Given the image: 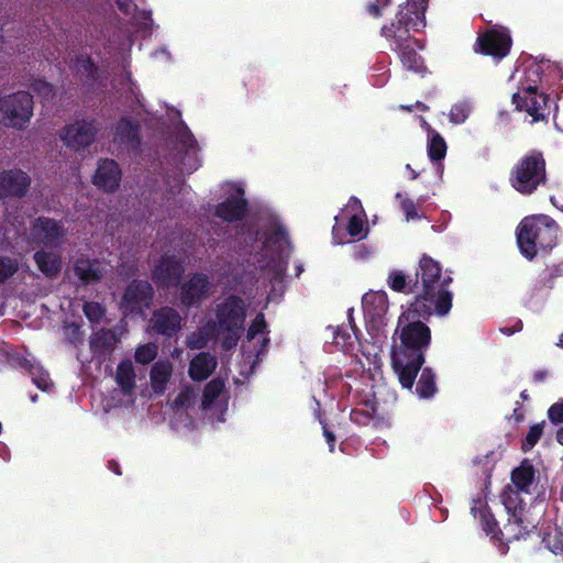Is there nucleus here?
Returning a JSON list of instances; mask_svg holds the SVG:
<instances>
[{
  "label": "nucleus",
  "mask_w": 563,
  "mask_h": 563,
  "mask_svg": "<svg viewBox=\"0 0 563 563\" xmlns=\"http://www.w3.org/2000/svg\"><path fill=\"white\" fill-rule=\"evenodd\" d=\"M421 375L417 382L416 394L420 399H430L437 391V376L431 367H421Z\"/></svg>",
  "instance_id": "4c0bfd02"
},
{
  "label": "nucleus",
  "mask_w": 563,
  "mask_h": 563,
  "mask_svg": "<svg viewBox=\"0 0 563 563\" xmlns=\"http://www.w3.org/2000/svg\"><path fill=\"white\" fill-rule=\"evenodd\" d=\"M545 181V159L542 152L537 150H531L520 157L509 174L510 186L526 196L533 194Z\"/></svg>",
  "instance_id": "1a4fd4ad"
},
{
  "label": "nucleus",
  "mask_w": 563,
  "mask_h": 563,
  "mask_svg": "<svg viewBox=\"0 0 563 563\" xmlns=\"http://www.w3.org/2000/svg\"><path fill=\"white\" fill-rule=\"evenodd\" d=\"M212 288L210 276L203 273H190L179 287L180 306L186 309L199 308L211 295Z\"/></svg>",
  "instance_id": "2eb2a0df"
},
{
  "label": "nucleus",
  "mask_w": 563,
  "mask_h": 563,
  "mask_svg": "<svg viewBox=\"0 0 563 563\" xmlns=\"http://www.w3.org/2000/svg\"><path fill=\"white\" fill-rule=\"evenodd\" d=\"M66 229L62 221L46 217H38L31 227V238L37 244L47 247H58L66 236Z\"/></svg>",
  "instance_id": "6ab92c4d"
},
{
  "label": "nucleus",
  "mask_w": 563,
  "mask_h": 563,
  "mask_svg": "<svg viewBox=\"0 0 563 563\" xmlns=\"http://www.w3.org/2000/svg\"><path fill=\"white\" fill-rule=\"evenodd\" d=\"M10 457V449L7 444L0 442V459H2L4 462H9Z\"/></svg>",
  "instance_id": "774afa93"
},
{
  "label": "nucleus",
  "mask_w": 563,
  "mask_h": 563,
  "mask_svg": "<svg viewBox=\"0 0 563 563\" xmlns=\"http://www.w3.org/2000/svg\"><path fill=\"white\" fill-rule=\"evenodd\" d=\"M19 268L18 262L8 256H0V282H5L13 276Z\"/></svg>",
  "instance_id": "864d4df0"
},
{
  "label": "nucleus",
  "mask_w": 563,
  "mask_h": 563,
  "mask_svg": "<svg viewBox=\"0 0 563 563\" xmlns=\"http://www.w3.org/2000/svg\"><path fill=\"white\" fill-rule=\"evenodd\" d=\"M319 422L322 427L323 437L325 438V441L328 443L329 451L331 453H333L334 446H335V441H336L335 434L328 428L327 423L320 417H319Z\"/></svg>",
  "instance_id": "e2e57ef3"
},
{
  "label": "nucleus",
  "mask_w": 563,
  "mask_h": 563,
  "mask_svg": "<svg viewBox=\"0 0 563 563\" xmlns=\"http://www.w3.org/2000/svg\"><path fill=\"white\" fill-rule=\"evenodd\" d=\"M135 26L137 30L144 35H150L153 31V29L156 26L154 24V21L152 19V11L145 10V9H137V7H134V12L132 16Z\"/></svg>",
  "instance_id": "49530a36"
},
{
  "label": "nucleus",
  "mask_w": 563,
  "mask_h": 563,
  "mask_svg": "<svg viewBox=\"0 0 563 563\" xmlns=\"http://www.w3.org/2000/svg\"><path fill=\"white\" fill-rule=\"evenodd\" d=\"M112 142L124 150H137L141 145L140 122L130 117H121L112 126Z\"/></svg>",
  "instance_id": "b1692460"
},
{
  "label": "nucleus",
  "mask_w": 563,
  "mask_h": 563,
  "mask_svg": "<svg viewBox=\"0 0 563 563\" xmlns=\"http://www.w3.org/2000/svg\"><path fill=\"white\" fill-rule=\"evenodd\" d=\"M428 0H408L399 5L396 21L382 27V35L391 43L393 49L399 55L402 66L410 71H426L423 60L416 47L422 48L418 40L410 37L409 32H419L426 26L424 13Z\"/></svg>",
  "instance_id": "7ed1b4c3"
},
{
  "label": "nucleus",
  "mask_w": 563,
  "mask_h": 563,
  "mask_svg": "<svg viewBox=\"0 0 563 563\" xmlns=\"http://www.w3.org/2000/svg\"><path fill=\"white\" fill-rule=\"evenodd\" d=\"M352 409L350 419L357 426H367L374 419L376 411L375 395L372 389L364 394L355 393L352 395Z\"/></svg>",
  "instance_id": "bb28decb"
},
{
  "label": "nucleus",
  "mask_w": 563,
  "mask_h": 563,
  "mask_svg": "<svg viewBox=\"0 0 563 563\" xmlns=\"http://www.w3.org/2000/svg\"><path fill=\"white\" fill-rule=\"evenodd\" d=\"M268 344L269 338L267 335L263 336L258 342L254 343V364L262 361V357L267 353Z\"/></svg>",
  "instance_id": "052dcab7"
},
{
  "label": "nucleus",
  "mask_w": 563,
  "mask_h": 563,
  "mask_svg": "<svg viewBox=\"0 0 563 563\" xmlns=\"http://www.w3.org/2000/svg\"><path fill=\"white\" fill-rule=\"evenodd\" d=\"M172 374L173 364L168 360H158L152 365L150 380L156 395H163L166 391Z\"/></svg>",
  "instance_id": "473e14b6"
},
{
  "label": "nucleus",
  "mask_w": 563,
  "mask_h": 563,
  "mask_svg": "<svg viewBox=\"0 0 563 563\" xmlns=\"http://www.w3.org/2000/svg\"><path fill=\"white\" fill-rule=\"evenodd\" d=\"M82 310L86 318L91 323H100L106 313L104 307L101 303L95 301L85 302Z\"/></svg>",
  "instance_id": "603ef678"
},
{
  "label": "nucleus",
  "mask_w": 563,
  "mask_h": 563,
  "mask_svg": "<svg viewBox=\"0 0 563 563\" xmlns=\"http://www.w3.org/2000/svg\"><path fill=\"white\" fill-rule=\"evenodd\" d=\"M150 323L156 334L172 339L180 331L183 317L173 307H162L153 312Z\"/></svg>",
  "instance_id": "5701e85b"
},
{
  "label": "nucleus",
  "mask_w": 563,
  "mask_h": 563,
  "mask_svg": "<svg viewBox=\"0 0 563 563\" xmlns=\"http://www.w3.org/2000/svg\"><path fill=\"white\" fill-rule=\"evenodd\" d=\"M511 43L509 30L503 26H496L481 34L474 48L477 53L489 55L499 60L508 55Z\"/></svg>",
  "instance_id": "dca6fc26"
},
{
  "label": "nucleus",
  "mask_w": 563,
  "mask_h": 563,
  "mask_svg": "<svg viewBox=\"0 0 563 563\" xmlns=\"http://www.w3.org/2000/svg\"><path fill=\"white\" fill-rule=\"evenodd\" d=\"M185 272L184 260L175 254L164 253L154 266L152 278L161 288H169L179 283Z\"/></svg>",
  "instance_id": "aec40b11"
},
{
  "label": "nucleus",
  "mask_w": 563,
  "mask_h": 563,
  "mask_svg": "<svg viewBox=\"0 0 563 563\" xmlns=\"http://www.w3.org/2000/svg\"><path fill=\"white\" fill-rule=\"evenodd\" d=\"M387 285L396 292L412 294L413 277H410L400 269H391L387 277Z\"/></svg>",
  "instance_id": "79ce46f5"
},
{
  "label": "nucleus",
  "mask_w": 563,
  "mask_h": 563,
  "mask_svg": "<svg viewBox=\"0 0 563 563\" xmlns=\"http://www.w3.org/2000/svg\"><path fill=\"white\" fill-rule=\"evenodd\" d=\"M154 295L152 285L146 280H133L125 289L121 309L124 313L141 311L148 307Z\"/></svg>",
  "instance_id": "4be33fe9"
},
{
  "label": "nucleus",
  "mask_w": 563,
  "mask_h": 563,
  "mask_svg": "<svg viewBox=\"0 0 563 563\" xmlns=\"http://www.w3.org/2000/svg\"><path fill=\"white\" fill-rule=\"evenodd\" d=\"M353 309L347 310V324L336 327L333 330V342L343 351H349L353 347L354 342L358 341V330L355 327L353 319Z\"/></svg>",
  "instance_id": "72a5a7b5"
},
{
  "label": "nucleus",
  "mask_w": 563,
  "mask_h": 563,
  "mask_svg": "<svg viewBox=\"0 0 563 563\" xmlns=\"http://www.w3.org/2000/svg\"><path fill=\"white\" fill-rule=\"evenodd\" d=\"M471 512L473 514L474 518H477L479 520V523L482 526L483 531L486 533V536H489L494 540H500L499 536H507V540H517L516 538H511L506 529L500 530L498 527V522L494 518L490 510L487 508L484 500L474 499L473 506L471 507Z\"/></svg>",
  "instance_id": "c85d7f7f"
},
{
  "label": "nucleus",
  "mask_w": 563,
  "mask_h": 563,
  "mask_svg": "<svg viewBox=\"0 0 563 563\" xmlns=\"http://www.w3.org/2000/svg\"><path fill=\"white\" fill-rule=\"evenodd\" d=\"M198 393L194 387L185 386L172 402L175 411L180 412L191 408L197 400Z\"/></svg>",
  "instance_id": "c03bdc74"
},
{
  "label": "nucleus",
  "mask_w": 563,
  "mask_h": 563,
  "mask_svg": "<svg viewBox=\"0 0 563 563\" xmlns=\"http://www.w3.org/2000/svg\"><path fill=\"white\" fill-rule=\"evenodd\" d=\"M8 362L11 366L24 369L31 376L32 383L42 391L51 393L54 389V384L47 371L37 362L27 351L23 353L15 352L8 355Z\"/></svg>",
  "instance_id": "a211bd4d"
},
{
  "label": "nucleus",
  "mask_w": 563,
  "mask_h": 563,
  "mask_svg": "<svg viewBox=\"0 0 563 563\" xmlns=\"http://www.w3.org/2000/svg\"><path fill=\"white\" fill-rule=\"evenodd\" d=\"M189 187L180 180H176L174 186H170L166 197V209L169 217H176V209L183 208L185 203V194Z\"/></svg>",
  "instance_id": "58836bf2"
},
{
  "label": "nucleus",
  "mask_w": 563,
  "mask_h": 563,
  "mask_svg": "<svg viewBox=\"0 0 563 563\" xmlns=\"http://www.w3.org/2000/svg\"><path fill=\"white\" fill-rule=\"evenodd\" d=\"M534 468L525 460L520 466L511 473V481L515 489L507 488L503 493V504L508 515L505 529L511 538L521 539L528 536L538 523L531 509L527 508L528 500H531V487L534 482Z\"/></svg>",
  "instance_id": "423d86ee"
},
{
  "label": "nucleus",
  "mask_w": 563,
  "mask_h": 563,
  "mask_svg": "<svg viewBox=\"0 0 563 563\" xmlns=\"http://www.w3.org/2000/svg\"><path fill=\"white\" fill-rule=\"evenodd\" d=\"M114 380L118 388L134 395L136 375L130 358H124L118 364Z\"/></svg>",
  "instance_id": "c9c22d12"
},
{
  "label": "nucleus",
  "mask_w": 563,
  "mask_h": 563,
  "mask_svg": "<svg viewBox=\"0 0 563 563\" xmlns=\"http://www.w3.org/2000/svg\"><path fill=\"white\" fill-rule=\"evenodd\" d=\"M558 223L547 214L523 218L516 231L520 253L529 261L548 253L558 244Z\"/></svg>",
  "instance_id": "0eeeda50"
},
{
  "label": "nucleus",
  "mask_w": 563,
  "mask_h": 563,
  "mask_svg": "<svg viewBox=\"0 0 563 563\" xmlns=\"http://www.w3.org/2000/svg\"><path fill=\"white\" fill-rule=\"evenodd\" d=\"M374 249L366 244H358L353 247V258L357 262H364L371 258Z\"/></svg>",
  "instance_id": "bf43d9fd"
},
{
  "label": "nucleus",
  "mask_w": 563,
  "mask_h": 563,
  "mask_svg": "<svg viewBox=\"0 0 563 563\" xmlns=\"http://www.w3.org/2000/svg\"><path fill=\"white\" fill-rule=\"evenodd\" d=\"M219 333L208 321L197 331L191 332L186 340V344L190 350H200L207 346L210 340L219 338Z\"/></svg>",
  "instance_id": "ea45409f"
},
{
  "label": "nucleus",
  "mask_w": 563,
  "mask_h": 563,
  "mask_svg": "<svg viewBox=\"0 0 563 563\" xmlns=\"http://www.w3.org/2000/svg\"><path fill=\"white\" fill-rule=\"evenodd\" d=\"M452 283L450 275H442L439 262L428 255H423L413 276L415 295L409 305L420 309L423 313L434 312L438 317H445L452 309L453 294L448 289Z\"/></svg>",
  "instance_id": "39448f33"
},
{
  "label": "nucleus",
  "mask_w": 563,
  "mask_h": 563,
  "mask_svg": "<svg viewBox=\"0 0 563 563\" xmlns=\"http://www.w3.org/2000/svg\"><path fill=\"white\" fill-rule=\"evenodd\" d=\"M548 418L554 426L563 424V399L550 406L548 409Z\"/></svg>",
  "instance_id": "4d7b16f0"
},
{
  "label": "nucleus",
  "mask_w": 563,
  "mask_h": 563,
  "mask_svg": "<svg viewBox=\"0 0 563 563\" xmlns=\"http://www.w3.org/2000/svg\"><path fill=\"white\" fill-rule=\"evenodd\" d=\"M173 142L174 162L179 173L190 175L196 172L201 165L198 142L181 120L174 129Z\"/></svg>",
  "instance_id": "9d476101"
},
{
  "label": "nucleus",
  "mask_w": 563,
  "mask_h": 563,
  "mask_svg": "<svg viewBox=\"0 0 563 563\" xmlns=\"http://www.w3.org/2000/svg\"><path fill=\"white\" fill-rule=\"evenodd\" d=\"M30 186V176L21 169L4 170L0 174V198H21L26 195Z\"/></svg>",
  "instance_id": "a878e982"
},
{
  "label": "nucleus",
  "mask_w": 563,
  "mask_h": 563,
  "mask_svg": "<svg viewBox=\"0 0 563 563\" xmlns=\"http://www.w3.org/2000/svg\"><path fill=\"white\" fill-rule=\"evenodd\" d=\"M34 261L37 268L47 277L56 276L62 269L60 256L54 252L37 251Z\"/></svg>",
  "instance_id": "e433bc0d"
},
{
  "label": "nucleus",
  "mask_w": 563,
  "mask_h": 563,
  "mask_svg": "<svg viewBox=\"0 0 563 563\" xmlns=\"http://www.w3.org/2000/svg\"><path fill=\"white\" fill-rule=\"evenodd\" d=\"M401 210L404 211L407 221L420 218L417 212L416 203L411 199L405 198L401 200Z\"/></svg>",
  "instance_id": "680f3d73"
},
{
  "label": "nucleus",
  "mask_w": 563,
  "mask_h": 563,
  "mask_svg": "<svg viewBox=\"0 0 563 563\" xmlns=\"http://www.w3.org/2000/svg\"><path fill=\"white\" fill-rule=\"evenodd\" d=\"M33 90L45 101L52 100L55 95L53 85L42 79H37L33 82Z\"/></svg>",
  "instance_id": "6e6d98bb"
},
{
  "label": "nucleus",
  "mask_w": 563,
  "mask_h": 563,
  "mask_svg": "<svg viewBox=\"0 0 563 563\" xmlns=\"http://www.w3.org/2000/svg\"><path fill=\"white\" fill-rule=\"evenodd\" d=\"M544 519L539 528V536L544 547L554 554L563 552V487L560 503L552 504L544 510Z\"/></svg>",
  "instance_id": "9b49d317"
},
{
  "label": "nucleus",
  "mask_w": 563,
  "mask_h": 563,
  "mask_svg": "<svg viewBox=\"0 0 563 563\" xmlns=\"http://www.w3.org/2000/svg\"><path fill=\"white\" fill-rule=\"evenodd\" d=\"M225 199L214 208V216L225 222L241 220L247 211L244 184L242 181H227L222 185Z\"/></svg>",
  "instance_id": "f8f14e48"
},
{
  "label": "nucleus",
  "mask_w": 563,
  "mask_h": 563,
  "mask_svg": "<svg viewBox=\"0 0 563 563\" xmlns=\"http://www.w3.org/2000/svg\"><path fill=\"white\" fill-rule=\"evenodd\" d=\"M134 402V395L121 388H113L102 398L101 420L108 428H112L111 419L119 417L123 408H129Z\"/></svg>",
  "instance_id": "393cba45"
},
{
  "label": "nucleus",
  "mask_w": 563,
  "mask_h": 563,
  "mask_svg": "<svg viewBox=\"0 0 563 563\" xmlns=\"http://www.w3.org/2000/svg\"><path fill=\"white\" fill-rule=\"evenodd\" d=\"M267 323L265 321L264 313L260 312L256 314L252 323L250 324L246 332V341L252 343L258 334L266 333Z\"/></svg>",
  "instance_id": "3c124183"
},
{
  "label": "nucleus",
  "mask_w": 563,
  "mask_h": 563,
  "mask_svg": "<svg viewBox=\"0 0 563 563\" xmlns=\"http://www.w3.org/2000/svg\"><path fill=\"white\" fill-rule=\"evenodd\" d=\"M0 113L5 125L21 129L33 114V97L26 91H18L0 98Z\"/></svg>",
  "instance_id": "ddd939ff"
},
{
  "label": "nucleus",
  "mask_w": 563,
  "mask_h": 563,
  "mask_svg": "<svg viewBox=\"0 0 563 563\" xmlns=\"http://www.w3.org/2000/svg\"><path fill=\"white\" fill-rule=\"evenodd\" d=\"M247 306L238 295L224 297L214 307V318L209 322L219 335H223L222 347L231 350L238 344L244 331Z\"/></svg>",
  "instance_id": "6e6552de"
},
{
  "label": "nucleus",
  "mask_w": 563,
  "mask_h": 563,
  "mask_svg": "<svg viewBox=\"0 0 563 563\" xmlns=\"http://www.w3.org/2000/svg\"><path fill=\"white\" fill-rule=\"evenodd\" d=\"M364 319L369 332H378L386 324L389 303L384 290L366 292L362 298Z\"/></svg>",
  "instance_id": "f3484780"
},
{
  "label": "nucleus",
  "mask_w": 563,
  "mask_h": 563,
  "mask_svg": "<svg viewBox=\"0 0 563 563\" xmlns=\"http://www.w3.org/2000/svg\"><path fill=\"white\" fill-rule=\"evenodd\" d=\"M158 353V347L155 343H146L140 345L134 353L135 362L142 365L152 363Z\"/></svg>",
  "instance_id": "de8ad7c7"
},
{
  "label": "nucleus",
  "mask_w": 563,
  "mask_h": 563,
  "mask_svg": "<svg viewBox=\"0 0 563 563\" xmlns=\"http://www.w3.org/2000/svg\"><path fill=\"white\" fill-rule=\"evenodd\" d=\"M552 289L553 287H549L548 277L545 275L540 276L530 289L526 305L534 311L541 310Z\"/></svg>",
  "instance_id": "f704fd0d"
},
{
  "label": "nucleus",
  "mask_w": 563,
  "mask_h": 563,
  "mask_svg": "<svg viewBox=\"0 0 563 563\" xmlns=\"http://www.w3.org/2000/svg\"><path fill=\"white\" fill-rule=\"evenodd\" d=\"M549 287H554L555 279L563 276V262L553 266L548 275Z\"/></svg>",
  "instance_id": "69168bd1"
},
{
  "label": "nucleus",
  "mask_w": 563,
  "mask_h": 563,
  "mask_svg": "<svg viewBox=\"0 0 563 563\" xmlns=\"http://www.w3.org/2000/svg\"><path fill=\"white\" fill-rule=\"evenodd\" d=\"M473 111V102L468 99L460 100L452 104L449 111V121L455 125L463 124Z\"/></svg>",
  "instance_id": "37998d69"
},
{
  "label": "nucleus",
  "mask_w": 563,
  "mask_h": 563,
  "mask_svg": "<svg viewBox=\"0 0 563 563\" xmlns=\"http://www.w3.org/2000/svg\"><path fill=\"white\" fill-rule=\"evenodd\" d=\"M446 142L443 136L437 132L435 130H430V135L428 136V157L432 163H437L441 165V162L444 159L446 155Z\"/></svg>",
  "instance_id": "a19ab883"
},
{
  "label": "nucleus",
  "mask_w": 563,
  "mask_h": 563,
  "mask_svg": "<svg viewBox=\"0 0 563 563\" xmlns=\"http://www.w3.org/2000/svg\"><path fill=\"white\" fill-rule=\"evenodd\" d=\"M361 214H366L363 209L362 202L358 198L353 196L349 199L346 206L344 207V209L342 210V212L340 214V218L345 219L346 217H350V216H361Z\"/></svg>",
  "instance_id": "5fc2aeb1"
},
{
  "label": "nucleus",
  "mask_w": 563,
  "mask_h": 563,
  "mask_svg": "<svg viewBox=\"0 0 563 563\" xmlns=\"http://www.w3.org/2000/svg\"><path fill=\"white\" fill-rule=\"evenodd\" d=\"M345 219H347L346 231L350 236L357 240H363L367 236L368 228L366 227V214L350 216Z\"/></svg>",
  "instance_id": "a18cd8bd"
},
{
  "label": "nucleus",
  "mask_w": 563,
  "mask_h": 563,
  "mask_svg": "<svg viewBox=\"0 0 563 563\" xmlns=\"http://www.w3.org/2000/svg\"><path fill=\"white\" fill-rule=\"evenodd\" d=\"M529 64L522 70L516 68L511 74L509 81L518 80V90L512 93V103L519 111H526L532 122L544 120L552 111L558 109L554 101L545 93L538 92V84L542 76L553 74L558 79L562 78L561 69L558 65L541 58L529 57Z\"/></svg>",
  "instance_id": "20e7f679"
},
{
  "label": "nucleus",
  "mask_w": 563,
  "mask_h": 563,
  "mask_svg": "<svg viewBox=\"0 0 563 563\" xmlns=\"http://www.w3.org/2000/svg\"><path fill=\"white\" fill-rule=\"evenodd\" d=\"M75 67L81 76L86 77L87 80H96L98 69L89 56H79L76 59Z\"/></svg>",
  "instance_id": "09e8293b"
},
{
  "label": "nucleus",
  "mask_w": 563,
  "mask_h": 563,
  "mask_svg": "<svg viewBox=\"0 0 563 563\" xmlns=\"http://www.w3.org/2000/svg\"><path fill=\"white\" fill-rule=\"evenodd\" d=\"M544 426L545 421H542L530 427L521 446L525 452L530 451L538 443L543 434Z\"/></svg>",
  "instance_id": "8fccbe9b"
},
{
  "label": "nucleus",
  "mask_w": 563,
  "mask_h": 563,
  "mask_svg": "<svg viewBox=\"0 0 563 563\" xmlns=\"http://www.w3.org/2000/svg\"><path fill=\"white\" fill-rule=\"evenodd\" d=\"M115 3L120 11L124 14H129L132 9L134 10L135 7L132 4L131 0H115Z\"/></svg>",
  "instance_id": "338daca9"
},
{
  "label": "nucleus",
  "mask_w": 563,
  "mask_h": 563,
  "mask_svg": "<svg viewBox=\"0 0 563 563\" xmlns=\"http://www.w3.org/2000/svg\"><path fill=\"white\" fill-rule=\"evenodd\" d=\"M121 175L118 163L114 159L104 158L98 163L93 184L104 191L112 192L119 188Z\"/></svg>",
  "instance_id": "cd10ccee"
},
{
  "label": "nucleus",
  "mask_w": 563,
  "mask_h": 563,
  "mask_svg": "<svg viewBox=\"0 0 563 563\" xmlns=\"http://www.w3.org/2000/svg\"><path fill=\"white\" fill-rule=\"evenodd\" d=\"M75 275L84 283H95L107 273V264L97 258L80 256L74 266Z\"/></svg>",
  "instance_id": "c756f323"
},
{
  "label": "nucleus",
  "mask_w": 563,
  "mask_h": 563,
  "mask_svg": "<svg viewBox=\"0 0 563 563\" xmlns=\"http://www.w3.org/2000/svg\"><path fill=\"white\" fill-rule=\"evenodd\" d=\"M118 341L119 339L112 330H98L93 332L89 338L90 351L93 356L98 357L99 360H104L113 352Z\"/></svg>",
  "instance_id": "7c9ffc66"
},
{
  "label": "nucleus",
  "mask_w": 563,
  "mask_h": 563,
  "mask_svg": "<svg viewBox=\"0 0 563 563\" xmlns=\"http://www.w3.org/2000/svg\"><path fill=\"white\" fill-rule=\"evenodd\" d=\"M434 312L423 313L408 306L399 316L393 334L390 361L402 388L411 390L417 375L426 362L424 354L431 343V330L426 323Z\"/></svg>",
  "instance_id": "f03ea898"
},
{
  "label": "nucleus",
  "mask_w": 563,
  "mask_h": 563,
  "mask_svg": "<svg viewBox=\"0 0 563 563\" xmlns=\"http://www.w3.org/2000/svg\"><path fill=\"white\" fill-rule=\"evenodd\" d=\"M100 124L97 120H76L65 125L59 132L64 145L75 152L86 150L96 140Z\"/></svg>",
  "instance_id": "4468645a"
},
{
  "label": "nucleus",
  "mask_w": 563,
  "mask_h": 563,
  "mask_svg": "<svg viewBox=\"0 0 563 563\" xmlns=\"http://www.w3.org/2000/svg\"><path fill=\"white\" fill-rule=\"evenodd\" d=\"M234 252L243 272L260 273L271 282L269 301L283 295L290 241L279 216L272 208L261 207L243 223Z\"/></svg>",
  "instance_id": "f257e3e1"
},
{
  "label": "nucleus",
  "mask_w": 563,
  "mask_h": 563,
  "mask_svg": "<svg viewBox=\"0 0 563 563\" xmlns=\"http://www.w3.org/2000/svg\"><path fill=\"white\" fill-rule=\"evenodd\" d=\"M325 385L332 391V395L338 394L343 396L346 394L347 397L351 396L352 387L342 377L331 383L327 382Z\"/></svg>",
  "instance_id": "13d9d810"
},
{
  "label": "nucleus",
  "mask_w": 563,
  "mask_h": 563,
  "mask_svg": "<svg viewBox=\"0 0 563 563\" xmlns=\"http://www.w3.org/2000/svg\"><path fill=\"white\" fill-rule=\"evenodd\" d=\"M152 57L164 63H172L173 56L167 46H161L152 53Z\"/></svg>",
  "instance_id": "0e129e2a"
},
{
  "label": "nucleus",
  "mask_w": 563,
  "mask_h": 563,
  "mask_svg": "<svg viewBox=\"0 0 563 563\" xmlns=\"http://www.w3.org/2000/svg\"><path fill=\"white\" fill-rule=\"evenodd\" d=\"M218 361L209 352L198 353L189 363L188 374L192 380H206L216 369Z\"/></svg>",
  "instance_id": "2f4dec72"
},
{
  "label": "nucleus",
  "mask_w": 563,
  "mask_h": 563,
  "mask_svg": "<svg viewBox=\"0 0 563 563\" xmlns=\"http://www.w3.org/2000/svg\"><path fill=\"white\" fill-rule=\"evenodd\" d=\"M200 406L205 412L214 411L210 417L217 415L218 422L224 421V413L228 410V396L222 379L214 378L205 386Z\"/></svg>",
  "instance_id": "412c9836"
}]
</instances>
